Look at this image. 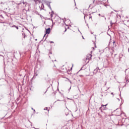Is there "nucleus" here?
Masks as SVG:
<instances>
[{
    "label": "nucleus",
    "instance_id": "a878e982",
    "mask_svg": "<svg viewBox=\"0 0 129 129\" xmlns=\"http://www.w3.org/2000/svg\"><path fill=\"white\" fill-rule=\"evenodd\" d=\"M48 90H46V91L45 92V93H44V94H45L46 92H47V91Z\"/></svg>",
    "mask_w": 129,
    "mask_h": 129
},
{
    "label": "nucleus",
    "instance_id": "aec40b11",
    "mask_svg": "<svg viewBox=\"0 0 129 129\" xmlns=\"http://www.w3.org/2000/svg\"><path fill=\"white\" fill-rule=\"evenodd\" d=\"M51 18H53V14L50 15Z\"/></svg>",
    "mask_w": 129,
    "mask_h": 129
},
{
    "label": "nucleus",
    "instance_id": "a211bd4d",
    "mask_svg": "<svg viewBox=\"0 0 129 129\" xmlns=\"http://www.w3.org/2000/svg\"><path fill=\"white\" fill-rule=\"evenodd\" d=\"M32 109L33 110L34 112H36V110L35 109H34V108H32Z\"/></svg>",
    "mask_w": 129,
    "mask_h": 129
},
{
    "label": "nucleus",
    "instance_id": "e433bc0d",
    "mask_svg": "<svg viewBox=\"0 0 129 129\" xmlns=\"http://www.w3.org/2000/svg\"><path fill=\"white\" fill-rule=\"evenodd\" d=\"M53 26H54V25H53V24H52V27H53Z\"/></svg>",
    "mask_w": 129,
    "mask_h": 129
},
{
    "label": "nucleus",
    "instance_id": "09e8293b",
    "mask_svg": "<svg viewBox=\"0 0 129 129\" xmlns=\"http://www.w3.org/2000/svg\"><path fill=\"white\" fill-rule=\"evenodd\" d=\"M54 61H56V60H55Z\"/></svg>",
    "mask_w": 129,
    "mask_h": 129
},
{
    "label": "nucleus",
    "instance_id": "4c0bfd02",
    "mask_svg": "<svg viewBox=\"0 0 129 129\" xmlns=\"http://www.w3.org/2000/svg\"><path fill=\"white\" fill-rule=\"evenodd\" d=\"M115 47H116V44L115 45Z\"/></svg>",
    "mask_w": 129,
    "mask_h": 129
},
{
    "label": "nucleus",
    "instance_id": "c85d7f7f",
    "mask_svg": "<svg viewBox=\"0 0 129 129\" xmlns=\"http://www.w3.org/2000/svg\"><path fill=\"white\" fill-rule=\"evenodd\" d=\"M95 71H96V70H94V72H95Z\"/></svg>",
    "mask_w": 129,
    "mask_h": 129
},
{
    "label": "nucleus",
    "instance_id": "ddd939ff",
    "mask_svg": "<svg viewBox=\"0 0 129 129\" xmlns=\"http://www.w3.org/2000/svg\"><path fill=\"white\" fill-rule=\"evenodd\" d=\"M12 28H16V25H14L12 26Z\"/></svg>",
    "mask_w": 129,
    "mask_h": 129
},
{
    "label": "nucleus",
    "instance_id": "3c124183",
    "mask_svg": "<svg viewBox=\"0 0 129 129\" xmlns=\"http://www.w3.org/2000/svg\"><path fill=\"white\" fill-rule=\"evenodd\" d=\"M96 129H98V128H96Z\"/></svg>",
    "mask_w": 129,
    "mask_h": 129
},
{
    "label": "nucleus",
    "instance_id": "0eeeda50",
    "mask_svg": "<svg viewBox=\"0 0 129 129\" xmlns=\"http://www.w3.org/2000/svg\"><path fill=\"white\" fill-rule=\"evenodd\" d=\"M89 16V19H91V20H92V16H91V14H90Z\"/></svg>",
    "mask_w": 129,
    "mask_h": 129
},
{
    "label": "nucleus",
    "instance_id": "f704fd0d",
    "mask_svg": "<svg viewBox=\"0 0 129 129\" xmlns=\"http://www.w3.org/2000/svg\"><path fill=\"white\" fill-rule=\"evenodd\" d=\"M114 12H117V11H115V10H114Z\"/></svg>",
    "mask_w": 129,
    "mask_h": 129
},
{
    "label": "nucleus",
    "instance_id": "7c9ffc66",
    "mask_svg": "<svg viewBox=\"0 0 129 129\" xmlns=\"http://www.w3.org/2000/svg\"><path fill=\"white\" fill-rule=\"evenodd\" d=\"M111 94L113 95V93H111Z\"/></svg>",
    "mask_w": 129,
    "mask_h": 129
},
{
    "label": "nucleus",
    "instance_id": "1a4fd4ad",
    "mask_svg": "<svg viewBox=\"0 0 129 129\" xmlns=\"http://www.w3.org/2000/svg\"><path fill=\"white\" fill-rule=\"evenodd\" d=\"M22 35L24 36V38H26V34L25 33H23Z\"/></svg>",
    "mask_w": 129,
    "mask_h": 129
},
{
    "label": "nucleus",
    "instance_id": "f3484780",
    "mask_svg": "<svg viewBox=\"0 0 129 129\" xmlns=\"http://www.w3.org/2000/svg\"><path fill=\"white\" fill-rule=\"evenodd\" d=\"M78 31H79V32L80 33V34H81V35H82V33H81V32L80 31V30H79V29H78Z\"/></svg>",
    "mask_w": 129,
    "mask_h": 129
},
{
    "label": "nucleus",
    "instance_id": "9b49d317",
    "mask_svg": "<svg viewBox=\"0 0 129 129\" xmlns=\"http://www.w3.org/2000/svg\"><path fill=\"white\" fill-rule=\"evenodd\" d=\"M39 1H40V0H34V2H35V3L36 4H37V2H39Z\"/></svg>",
    "mask_w": 129,
    "mask_h": 129
},
{
    "label": "nucleus",
    "instance_id": "20e7f679",
    "mask_svg": "<svg viewBox=\"0 0 129 129\" xmlns=\"http://www.w3.org/2000/svg\"><path fill=\"white\" fill-rule=\"evenodd\" d=\"M122 57H124V55H123V54L120 53L119 54V61H121V58H122Z\"/></svg>",
    "mask_w": 129,
    "mask_h": 129
},
{
    "label": "nucleus",
    "instance_id": "7ed1b4c3",
    "mask_svg": "<svg viewBox=\"0 0 129 129\" xmlns=\"http://www.w3.org/2000/svg\"><path fill=\"white\" fill-rule=\"evenodd\" d=\"M91 57H92V55L91 54H89L88 57L86 58V60H88L87 63L89 62V60L91 59Z\"/></svg>",
    "mask_w": 129,
    "mask_h": 129
},
{
    "label": "nucleus",
    "instance_id": "2f4dec72",
    "mask_svg": "<svg viewBox=\"0 0 129 129\" xmlns=\"http://www.w3.org/2000/svg\"><path fill=\"white\" fill-rule=\"evenodd\" d=\"M42 6H44V4H42Z\"/></svg>",
    "mask_w": 129,
    "mask_h": 129
},
{
    "label": "nucleus",
    "instance_id": "423d86ee",
    "mask_svg": "<svg viewBox=\"0 0 129 129\" xmlns=\"http://www.w3.org/2000/svg\"><path fill=\"white\" fill-rule=\"evenodd\" d=\"M36 76H38V74L35 73V74H34V76H33V77L32 78V79H34V78H36Z\"/></svg>",
    "mask_w": 129,
    "mask_h": 129
},
{
    "label": "nucleus",
    "instance_id": "6ab92c4d",
    "mask_svg": "<svg viewBox=\"0 0 129 129\" xmlns=\"http://www.w3.org/2000/svg\"><path fill=\"white\" fill-rule=\"evenodd\" d=\"M51 15H54V11H51Z\"/></svg>",
    "mask_w": 129,
    "mask_h": 129
},
{
    "label": "nucleus",
    "instance_id": "393cba45",
    "mask_svg": "<svg viewBox=\"0 0 129 129\" xmlns=\"http://www.w3.org/2000/svg\"><path fill=\"white\" fill-rule=\"evenodd\" d=\"M46 39H47V36H46L45 39H44V41L46 40Z\"/></svg>",
    "mask_w": 129,
    "mask_h": 129
},
{
    "label": "nucleus",
    "instance_id": "8fccbe9b",
    "mask_svg": "<svg viewBox=\"0 0 129 129\" xmlns=\"http://www.w3.org/2000/svg\"><path fill=\"white\" fill-rule=\"evenodd\" d=\"M91 34H93V33H91Z\"/></svg>",
    "mask_w": 129,
    "mask_h": 129
},
{
    "label": "nucleus",
    "instance_id": "79ce46f5",
    "mask_svg": "<svg viewBox=\"0 0 129 129\" xmlns=\"http://www.w3.org/2000/svg\"><path fill=\"white\" fill-rule=\"evenodd\" d=\"M70 89H71V87L70 88Z\"/></svg>",
    "mask_w": 129,
    "mask_h": 129
},
{
    "label": "nucleus",
    "instance_id": "4468645a",
    "mask_svg": "<svg viewBox=\"0 0 129 129\" xmlns=\"http://www.w3.org/2000/svg\"><path fill=\"white\" fill-rule=\"evenodd\" d=\"M96 69H97V71H98V70H100V69H99V68L98 67H97Z\"/></svg>",
    "mask_w": 129,
    "mask_h": 129
},
{
    "label": "nucleus",
    "instance_id": "473e14b6",
    "mask_svg": "<svg viewBox=\"0 0 129 129\" xmlns=\"http://www.w3.org/2000/svg\"><path fill=\"white\" fill-rule=\"evenodd\" d=\"M54 94H56V92H55L54 93Z\"/></svg>",
    "mask_w": 129,
    "mask_h": 129
},
{
    "label": "nucleus",
    "instance_id": "37998d69",
    "mask_svg": "<svg viewBox=\"0 0 129 129\" xmlns=\"http://www.w3.org/2000/svg\"><path fill=\"white\" fill-rule=\"evenodd\" d=\"M87 26H88V24H87Z\"/></svg>",
    "mask_w": 129,
    "mask_h": 129
},
{
    "label": "nucleus",
    "instance_id": "9d476101",
    "mask_svg": "<svg viewBox=\"0 0 129 129\" xmlns=\"http://www.w3.org/2000/svg\"><path fill=\"white\" fill-rule=\"evenodd\" d=\"M129 81L128 80H126V82H125V84H127V83H128Z\"/></svg>",
    "mask_w": 129,
    "mask_h": 129
},
{
    "label": "nucleus",
    "instance_id": "6e6552de",
    "mask_svg": "<svg viewBox=\"0 0 129 129\" xmlns=\"http://www.w3.org/2000/svg\"><path fill=\"white\" fill-rule=\"evenodd\" d=\"M35 14H36V15H38V16H40V14H39V12H38L37 11L35 12Z\"/></svg>",
    "mask_w": 129,
    "mask_h": 129
},
{
    "label": "nucleus",
    "instance_id": "2eb2a0df",
    "mask_svg": "<svg viewBox=\"0 0 129 129\" xmlns=\"http://www.w3.org/2000/svg\"><path fill=\"white\" fill-rule=\"evenodd\" d=\"M15 28L17 29V30H19V27L16 26Z\"/></svg>",
    "mask_w": 129,
    "mask_h": 129
},
{
    "label": "nucleus",
    "instance_id": "72a5a7b5",
    "mask_svg": "<svg viewBox=\"0 0 129 129\" xmlns=\"http://www.w3.org/2000/svg\"><path fill=\"white\" fill-rule=\"evenodd\" d=\"M68 99H70V100H71V99H70V98H68Z\"/></svg>",
    "mask_w": 129,
    "mask_h": 129
},
{
    "label": "nucleus",
    "instance_id": "412c9836",
    "mask_svg": "<svg viewBox=\"0 0 129 129\" xmlns=\"http://www.w3.org/2000/svg\"><path fill=\"white\" fill-rule=\"evenodd\" d=\"M115 43V41H114L113 42V45H114V44Z\"/></svg>",
    "mask_w": 129,
    "mask_h": 129
},
{
    "label": "nucleus",
    "instance_id": "c03bdc74",
    "mask_svg": "<svg viewBox=\"0 0 129 129\" xmlns=\"http://www.w3.org/2000/svg\"><path fill=\"white\" fill-rule=\"evenodd\" d=\"M50 54H52V52H50Z\"/></svg>",
    "mask_w": 129,
    "mask_h": 129
},
{
    "label": "nucleus",
    "instance_id": "5701e85b",
    "mask_svg": "<svg viewBox=\"0 0 129 129\" xmlns=\"http://www.w3.org/2000/svg\"><path fill=\"white\" fill-rule=\"evenodd\" d=\"M52 43H54L53 41H50V44H52Z\"/></svg>",
    "mask_w": 129,
    "mask_h": 129
},
{
    "label": "nucleus",
    "instance_id": "cd10ccee",
    "mask_svg": "<svg viewBox=\"0 0 129 129\" xmlns=\"http://www.w3.org/2000/svg\"><path fill=\"white\" fill-rule=\"evenodd\" d=\"M82 38H83V39H84V37H83V36H82Z\"/></svg>",
    "mask_w": 129,
    "mask_h": 129
},
{
    "label": "nucleus",
    "instance_id": "4be33fe9",
    "mask_svg": "<svg viewBox=\"0 0 129 129\" xmlns=\"http://www.w3.org/2000/svg\"><path fill=\"white\" fill-rule=\"evenodd\" d=\"M106 105H107V104L105 105H102V106H106Z\"/></svg>",
    "mask_w": 129,
    "mask_h": 129
},
{
    "label": "nucleus",
    "instance_id": "a18cd8bd",
    "mask_svg": "<svg viewBox=\"0 0 129 129\" xmlns=\"http://www.w3.org/2000/svg\"><path fill=\"white\" fill-rule=\"evenodd\" d=\"M96 73H97V71L96 72Z\"/></svg>",
    "mask_w": 129,
    "mask_h": 129
},
{
    "label": "nucleus",
    "instance_id": "bb28decb",
    "mask_svg": "<svg viewBox=\"0 0 129 129\" xmlns=\"http://www.w3.org/2000/svg\"><path fill=\"white\" fill-rule=\"evenodd\" d=\"M66 31H67V29H66V30H64V32H66Z\"/></svg>",
    "mask_w": 129,
    "mask_h": 129
},
{
    "label": "nucleus",
    "instance_id": "39448f33",
    "mask_svg": "<svg viewBox=\"0 0 129 129\" xmlns=\"http://www.w3.org/2000/svg\"><path fill=\"white\" fill-rule=\"evenodd\" d=\"M84 11H85V10H83V15H84V20L85 21V23H86V20H85V17H86L87 16H88V15H86L85 13H84Z\"/></svg>",
    "mask_w": 129,
    "mask_h": 129
},
{
    "label": "nucleus",
    "instance_id": "f257e3e1",
    "mask_svg": "<svg viewBox=\"0 0 129 129\" xmlns=\"http://www.w3.org/2000/svg\"><path fill=\"white\" fill-rule=\"evenodd\" d=\"M51 33V29L50 28H47L45 31V34H44L43 38H45L47 34H49Z\"/></svg>",
    "mask_w": 129,
    "mask_h": 129
},
{
    "label": "nucleus",
    "instance_id": "b1692460",
    "mask_svg": "<svg viewBox=\"0 0 129 129\" xmlns=\"http://www.w3.org/2000/svg\"><path fill=\"white\" fill-rule=\"evenodd\" d=\"M125 86H126V84H125V85H124L123 87H125Z\"/></svg>",
    "mask_w": 129,
    "mask_h": 129
},
{
    "label": "nucleus",
    "instance_id": "f03ea898",
    "mask_svg": "<svg viewBox=\"0 0 129 129\" xmlns=\"http://www.w3.org/2000/svg\"><path fill=\"white\" fill-rule=\"evenodd\" d=\"M45 3L47 7H48L49 9H50V10L52 11V8H51V5H50V4H51V2L47 1Z\"/></svg>",
    "mask_w": 129,
    "mask_h": 129
},
{
    "label": "nucleus",
    "instance_id": "c756f323",
    "mask_svg": "<svg viewBox=\"0 0 129 129\" xmlns=\"http://www.w3.org/2000/svg\"><path fill=\"white\" fill-rule=\"evenodd\" d=\"M70 83H72V82H71V81H70Z\"/></svg>",
    "mask_w": 129,
    "mask_h": 129
},
{
    "label": "nucleus",
    "instance_id": "dca6fc26",
    "mask_svg": "<svg viewBox=\"0 0 129 129\" xmlns=\"http://www.w3.org/2000/svg\"><path fill=\"white\" fill-rule=\"evenodd\" d=\"M47 109H48V107H45V108L44 109V110H47Z\"/></svg>",
    "mask_w": 129,
    "mask_h": 129
},
{
    "label": "nucleus",
    "instance_id": "49530a36",
    "mask_svg": "<svg viewBox=\"0 0 129 129\" xmlns=\"http://www.w3.org/2000/svg\"><path fill=\"white\" fill-rule=\"evenodd\" d=\"M99 16H100V14H99Z\"/></svg>",
    "mask_w": 129,
    "mask_h": 129
},
{
    "label": "nucleus",
    "instance_id": "a19ab883",
    "mask_svg": "<svg viewBox=\"0 0 129 129\" xmlns=\"http://www.w3.org/2000/svg\"><path fill=\"white\" fill-rule=\"evenodd\" d=\"M52 62H54V60H52Z\"/></svg>",
    "mask_w": 129,
    "mask_h": 129
},
{
    "label": "nucleus",
    "instance_id": "f8f14e48",
    "mask_svg": "<svg viewBox=\"0 0 129 129\" xmlns=\"http://www.w3.org/2000/svg\"><path fill=\"white\" fill-rule=\"evenodd\" d=\"M57 101H61V100H60L59 99L57 100V101L54 102V103H55V102H57Z\"/></svg>",
    "mask_w": 129,
    "mask_h": 129
},
{
    "label": "nucleus",
    "instance_id": "58836bf2",
    "mask_svg": "<svg viewBox=\"0 0 129 129\" xmlns=\"http://www.w3.org/2000/svg\"><path fill=\"white\" fill-rule=\"evenodd\" d=\"M117 99H118V100L119 101V99L118 98Z\"/></svg>",
    "mask_w": 129,
    "mask_h": 129
},
{
    "label": "nucleus",
    "instance_id": "de8ad7c7",
    "mask_svg": "<svg viewBox=\"0 0 129 129\" xmlns=\"http://www.w3.org/2000/svg\"><path fill=\"white\" fill-rule=\"evenodd\" d=\"M52 25H54V23H52Z\"/></svg>",
    "mask_w": 129,
    "mask_h": 129
},
{
    "label": "nucleus",
    "instance_id": "ea45409f",
    "mask_svg": "<svg viewBox=\"0 0 129 129\" xmlns=\"http://www.w3.org/2000/svg\"><path fill=\"white\" fill-rule=\"evenodd\" d=\"M105 20H106V18H105Z\"/></svg>",
    "mask_w": 129,
    "mask_h": 129
},
{
    "label": "nucleus",
    "instance_id": "c9c22d12",
    "mask_svg": "<svg viewBox=\"0 0 129 129\" xmlns=\"http://www.w3.org/2000/svg\"><path fill=\"white\" fill-rule=\"evenodd\" d=\"M127 23H128V22H129V20L127 21Z\"/></svg>",
    "mask_w": 129,
    "mask_h": 129
}]
</instances>
